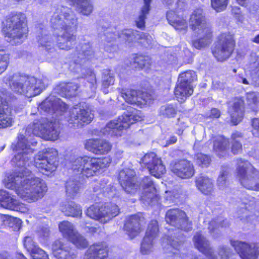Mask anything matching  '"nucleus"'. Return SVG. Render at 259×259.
<instances>
[{
	"mask_svg": "<svg viewBox=\"0 0 259 259\" xmlns=\"http://www.w3.org/2000/svg\"><path fill=\"white\" fill-rule=\"evenodd\" d=\"M228 0H211V5L217 12L224 10L228 5Z\"/></svg>",
	"mask_w": 259,
	"mask_h": 259,
	"instance_id": "603ef678",
	"label": "nucleus"
},
{
	"mask_svg": "<svg viewBox=\"0 0 259 259\" xmlns=\"http://www.w3.org/2000/svg\"><path fill=\"white\" fill-rule=\"evenodd\" d=\"M110 159L108 157L97 159L87 156L78 157L72 163V169L76 175H82L86 177L94 176L100 168L108 166Z\"/></svg>",
	"mask_w": 259,
	"mask_h": 259,
	"instance_id": "6e6552de",
	"label": "nucleus"
},
{
	"mask_svg": "<svg viewBox=\"0 0 259 259\" xmlns=\"http://www.w3.org/2000/svg\"><path fill=\"white\" fill-rule=\"evenodd\" d=\"M196 185L198 190L205 195H210L213 191L212 180L206 176H200L196 180Z\"/></svg>",
	"mask_w": 259,
	"mask_h": 259,
	"instance_id": "f704fd0d",
	"label": "nucleus"
},
{
	"mask_svg": "<svg viewBox=\"0 0 259 259\" xmlns=\"http://www.w3.org/2000/svg\"><path fill=\"white\" fill-rule=\"evenodd\" d=\"M229 225V223L227 220H224L222 218H219L215 220L211 221L209 223L208 229L209 230L210 232L212 233L214 231L215 229H217L218 228L220 227H226L228 226Z\"/></svg>",
	"mask_w": 259,
	"mask_h": 259,
	"instance_id": "8fccbe9b",
	"label": "nucleus"
},
{
	"mask_svg": "<svg viewBox=\"0 0 259 259\" xmlns=\"http://www.w3.org/2000/svg\"><path fill=\"white\" fill-rule=\"evenodd\" d=\"M9 80L11 81V90L17 94L25 95V97L38 96L46 88L41 79L33 76L15 73L9 77Z\"/></svg>",
	"mask_w": 259,
	"mask_h": 259,
	"instance_id": "423d86ee",
	"label": "nucleus"
},
{
	"mask_svg": "<svg viewBox=\"0 0 259 259\" xmlns=\"http://www.w3.org/2000/svg\"><path fill=\"white\" fill-rule=\"evenodd\" d=\"M135 175V171L130 168L124 169L119 172V182L127 193L134 194L138 190V185L134 183Z\"/></svg>",
	"mask_w": 259,
	"mask_h": 259,
	"instance_id": "412c9836",
	"label": "nucleus"
},
{
	"mask_svg": "<svg viewBox=\"0 0 259 259\" xmlns=\"http://www.w3.org/2000/svg\"><path fill=\"white\" fill-rule=\"evenodd\" d=\"M158 226L156 220H152L148 225L145 237L155 238L158 233Z\"/></svg>",
	"mask_w": 259,
	"mask_h": 259,
	"instance_id": "de8ad7c7",
	"label": "nucleus"
},
{
	"mask_svg": "<svg viewBox=\"0 0 259 259\" xmlns=\"http://www.w3.org/2000/svg\"><path fill=\"white\" fill-rule=\"evenodd\" d=\"M61 210L66 215L73 217H79L82 214L80 207L73 201L63 203L61 206Z\"/></svg>",
	"mask_w": 259,
	"mask_h": 259,
	"instance_id": "4c0bfd02",
	"label": "nucleus"
},
{
	"mask_svg": "<svg viewBox=\"0 0 259 259\" xmlns=\"http://www.w3.org/2000/svg\"><path fill=\"white\" fill-rule=\"evenodd\" d=\"M30 155L17 152L12 159L11 162L13 165L20 169L12 174H8L4 181L7 188L14 189L19 196L28 202L41 198L48 190L45 181L33 176L28 168L31 164Z\"/></svg>",
	"mask_w": 259,
	"mask_h": 259,
	"instance_id": "f257e3e1",
	"label": "nucleus"
},
{
	"mask_svg": "<svg viewBox=\"0 0 259 259\" xmlns=\"http://www.w3.org/2000/svg\"><path fill=\"white\" fill-rule=\"evenodd\" d=\"M196 163L202 167H207L210 163V159L206 155L197 153L195 155Z\"/></svg>",
	"mask_w": 259,
	"mask_h": 259,
	"instance_id": "864d4df0",
	"label": "nucleus"
},
{
	"mask_svg": "<svg viewBox=\"0 0 259 259\" xmlns=\"http://www.w3.org/2000/svg\"><path fill=\"white\" fill-rule=\"evenodd\" d=\"M3 30L12 45L21 44L28 32L25 14L14 11L8 14L3 22Z\"/></svg>",
	"mask_w": 259,
	"mask_h": 259,
	"instance_id": "39448f33",
	"label": "nucleus"
},
{
	"mask_svg": "<svg viewBox=\"0 0 259 259\" xmlns=\"http://www.w3.org/2000/svg\"><path fill=\"white\" fill-rule=\"evenodd\" d=\"M14 119L7 98H0V128L11 126Z\"/></svg>",
	"mask_w": 259,
	"mask_h": 259,
	"instance_id": "393cba45",
	"label": "nucleus"
},
{
	"mask_svg": "<svg viewBox=\"0 0 259 259\" xmlns=\"http://www.w3.org/2000/svg\"><path fill=\"white\" fill-rule=\"evenodd\" d=\"M124 230L130 238L137 236L141 231L140 218L136 215L130 217L124 224Z\"/></svg>",
	"mask_w": 259,
	"mask_h": 259,
	"instance_id": "473e14b6",
	"label": "nucleus"
},
{
	"mask_svg": "<svg viewBox=\"0 0 259 259\" xmlns=\"http://www.w3.org/2000/svg\"><path fill=\"white\" fill-rule=\"evenodd\" d=\"M53 254L58 259H74L76 255L67 243L56 240L53 245Z\"/></svg>",
	"mask_w": 259,
	"mask_h": 259,
	"instance_id": "bb28decb",
	"label": "nucleus"
},
{
	"mask_svg": "<svg viewBox=\"0 0 259 259\" xmlns=\"http://www.w3.org/2000/svg\"><path fill=\"white\" fill-rule=\"evenodd\" d=\"M229 168L226 166L222 167L217 181L218 186L221 190H225L229 185L227 180Z\"/></svg>",
	"mask_w": 259,
	"mask_h": 259,
	"instance_id": "c03bdc74",
	"label": "nucleus"
},
{
	"mask_svg": "<svg viewBox=\"0 0 259 259\" xmlns=\"http://www.w3.org/2000/svg\"><path fill=\"white\" fill-rule=\"evenodd\" d=\"M143 165L146 166L150 173L156 178H160L166 170L160 158L153 152L146 154L141 159Z\"/></svg>",
	"mask_w": 259,
	"mask_h": 259,
	"instance_id": "aec40b11",
	"label": "nucleus"
},
{
	"mask_svg": "<svg viewBox=\"0 0 259 259\" xmlns=\"http://www.w3.org/2000/svg\"><path fill=\"white\" fill-rule=\"evenodd\" d=\"M125 102L134 107H142L147 104L146 98H125Z\"/></svg>",
	"mask_w": 259,
	"mask_h": 259,
	"instance_id": "5fc2aeb1",
	"label": "nucleus"
},
{
	"mask_svg": "<svg viewBox=\"0 0 259 259\" xmlns=\"http://www.w3.org/2000/svg\"><path fill=\"white\" fill-rule=\"evenodd\" d=\"M228 140L223 136L216 137L213 144V151L220 157L226 155L229 146Z\"/></svg>",
	"mask_w": 259,
	"mask_h": 259,
	"instance_id": "c9c22d12",
	"label": "nucleus"
},
{
	"mask_svg": "<svg viewBox=\"0 0 259 259\" xmlns=\"http://www.w3.org/2000/svg\"><path fill=\"white\" fill-rule=\"evenodd\" d=\"M67 106L59 98H46L38 107V110L49 113H58L63 114Z\"/></svg>",
	"mask_w": 259,
	"mask_h": 259,
	"instance_id": "4be33fe9",
	"label": "nucleus"
},
{
	"mask_svg": "<svg viewBox=\"0 0 259 259\" xmlns=\"http://www.w3.org/2000/svg\"><path fill=\"white\" fill-rule=\"evenodd\" d=\"M119 213V208L115 204L106 203L99 207L92 205L87 210V215L90 218L98 220L102 223H106Z\"/></svg>",
	"mask_w": 259,
	"mask_h": 259,
	"instance_id": "4468645a",
	"label": "nucleus"
},
{
	"mask_svg": "<svg viewBox=\"0 0 259 259\" xmlns=\"http://www.w3.org/2000/svg\"><path fill=\"white\" fill-rule=\"evenodd\" d=\"M30 254L33 259H49L48 255L46 252L38 247L33 250Z\"/></svg>",
	"mask_w": 259,
	"mask_h": 259,
	"instance_id": "bf43d9fd",
	"label": "nucleus"
},
{
	"mask_svg": "<svg viewBox=\"0 0 259 259\" xmlns=\"http://www.w3.org/2000/svg\"><path fill=\"white\" fill-rule=\"evenodd\" d=\"M59 229L63 237L69 240L77 232L74 226L68 221H63L60 223Z\"/></svg>",
	"mask_w": 259,
	"mask_h": 259,
	"instance_id": "ea45409f",
	"label": "nucleus"
},
{
	"mask_svg": "<svg viewBox=\"0 0 259 259\" xmlns=\"http://www.w3.org/2000/svg\"><path fill=\"white\" fill-rule=\"evenodd\" d=\"M193 242L195 247L206 255L208 259H218L213 249L210 246L209 242L202 235L197 233L193 237Z\"/></svg>",
	"mask_w": 259,
	"mask_h": 259,
	"instance_id": "a878e982",
	"label": "nucleus"
},
{
	"mask_svg": "<svg viewBox=\"0 0 259 259\" xmlns=\"http://www.w3.org/2000/svg\"><path fill=\"white\" fill-rule=\"evenodd\" d=\"M235 45L233 35L230 32L223 33L219 36L218 41L212 53L218 61L223 62L230 57Z\"/></svg>",
	"mask_w": 259,
	"mask_h": 259,
	"instance_id": "ddd939ff",
	"label": "nucleus"
},
{
	"mask_svg": "<svg viewBox=\"0 0 259 259\" xmlns=\"http://www.w3.org/2000/svg\"><path fill=\"white\" fill-rule=\"evenodd\" d=\"M148 64V62L143 56H138L134 59V65L136 68L142 69L146 67Z\"/></svg>",
	"mask_w": 259,
	"mask_h": 259,
	"instance_id": "052dcab7",
	"label": "nucleus"
},
{
	"mask_svg": "<svg viewBox=\"0 0 259 259\" xmlns=\"http://www.w3.org/2000/svg\"><path fill=\"white\" fill-rule=\"evenodd\" d=\"M75 6L76 10L82 15L88 16L93 9V6L89 0H69Z\"/></svg>",
	"mask_w": 259,
	"mask_h": 259,
	"instance_id": "58836bf2",
	"label": "nucleus"
},
{
	"mask_svg": "<svg viewBox=\"0 0 259 259\" xmlns=\"http://www.w3.org/2000/svg\"><path fill=\"white\" fill-rule=\"evenodd\" d=\"M141 186L144 190L145 194L142 197L143 200L149 204L157 201L155 188L150 177H146L143 178L141 183Z\"/></svg>",
	"mask_w": 259,
	"mask_h": 259,
	"instance_id": "2f4dec72",
	"label": "nucleus"
},
{
	"mask_svg": "<svg viewBox=\"0 0 259 259\" xmlns=\"http://www.w3.org/2000/svg\"><path fill=\"white\" fill-rule=\"evenodd\" d=\"M237 24L241 27H246L249 23L244 14L241 13L235 17Z\"/></svg>",
	"mask_w": 259,
	"mask_h": 259,
	"instance_id": "0e129e2a",
	"label": "nucleus"
},
{
	"mask_svg": "<svg viewBox=\"0 0 259 259\" xmlns=\"http://www.w3.org/2000/svg\"><path fill=\"white\" fill-rule=\"evenodd\" d=\"M176 112L175 108L171 106L161 107L160 111L161 115L167 118L174 117Z\"/></svg>",
	"mask_w": 259,
	"mask_h": 259,
	"instance_id": "6e6d98bb",
	"label": "nucleus"
},
{
	"mask_svg": "<svg viewBox=\"0 0 259 259\" xmlns=\"http://www.w3.org/2000/svg\"><path fill=\"white\" fill-rule=\"evenodd\" d=\"M78 88L76 83H63L56 87L55 92L61 97H75Z\"/></svg>",
	"mask_w": 259,
	"mask_h": 259,
	"instance_id": "72a5a7b5",
	"label": "nucleus"
},
{
	"mask_svg": "<svg viewBox=\"0 0 259 259\" xmlns=\"http://www.w3.org/2000/svg\"><path fill=\"white\" fill-rule=\"evenodd\" d=\"M65 118L70 124L74 127H78L84 124H88L93 119V114L88 109L75 106L64 112Z\"/></svg>",
	"mask_w": 259,
	"mask_h": 259,
	"instance_id": "2eb2a0df",
	"label": "nucleus"
},
{
	"mask_svg": "<svg viewBox=\"0 0 259 259\" xmlns=\"http://www.w3.org/2000/svg\"><path fill=\"white\" fill-rule=\"evenodd\" d=\"M114 81V77L110 70H104L102 73V85L104 88H107Z\"/></svg>",
	"mask_w": 259,
	"mask_h": 259,
	"instance_id": "3c124183",
	"label": "nucleus"
},
{
	"mask_svg": "<svg viewBox=\"0 0 259 259\" xmlns=\"http://www.w3.org/2000/svg\"><path fill=\"white\" fill-rule=\"evenodd\" d=\"M247 107L253 111L256 110L258 103L257 98H246Z\"/></svg>",
	"mask_w": 259,
	"mask_h": 259,
	"instance_id": "338daca9",
	"label": "nucleus"
},
{
	"mask_svg": "<svg viewBox=\"0 0 259 259\" xmlns=\"http://www.w3.org/2000/svg\"><path fill=\"white\" fill-rule=\"evenodd\" d=\"M183 244V241L179 239L168 240L167 242L166 246L164 247V250L168 256H171V254H178V251L181 248Z\"/></svg>",
	"mask_w": 259,
	"mask_h": 259,
	"instance_id": "a19ab883",
	"label": "nucleus"
},
{
	"mask_svg": "<svg viewBox=\"0 0 259 259\" xmlns=\"http://www.w3.org/2000/svg\"><path fill=\"white\" fill-rule=\"evenodd\" d=\"M24 245L30 253L37 247L34 242L33 241L32 238L29 236H27L25 238L24 240Z\"/></svg>",
	"mask_w": 259,
	"mask_h": 259,
	"instance_id": "680f3d73",
	"label": "nucleus"
},
{
	"mask_svg": "<svg viewBox=\"0 0 259 259\" xmlns=\"http://www.w3.org/2000/svg\"><path fill=\"white\" fill-rule=\"evenodd\" d=\"M243 104L244 101L241 98H235L233 103L229 106L228 112L231 116V122L233 125L238 124L243 119Z\"/></svg>",
	"mask_w": 259,
	"mask_h": 259,
	"instance_id": "cd10ccee",
	"label": "nucleus"
},
{
	"mask_svg": "<svg viewBox=\"0 0 259 259\" xmlns=\"http://www.w3.org/2000/svg\"><path fill=\"white\" fill-rule=\"evenodd\" d=\"M121 97H152L154 91L152 87L147 85V89L135 90L133 88H118Z\"/></svg>",
	"mask_w": 259,
	"mask_h": 259,
	"instance_id": "7c9ffc66",
	"label": "nucleus"
},
{
	"mask_svg": "<svg viewBox=\"0 0 259 259\" xmlns=\"http://www.w3.org/2000/svg\"><path fill=\"white\" fill-rule=\"evenodd\" d=\"M102 30L103 34H100L102 40L101 46L105 51L109 53L113 52L116 50V46L113 45L112 41L117 38L121 41L130 42L134 40L142 39L146 36L145 34L143 33L132 29H124L120 32H118L117 34L112 32L111 27L103 26Z\"/></svg>",
	"mask_w": 259,
	"mask_h": 259,
	"instance_id": "0eeeda50",
	"label": "nucleus"
},
{
	"mask_svg": "<svg viewBox=\"0 0 259 259\" xmlns=\"http://www.w3.org/2000/svg\"><path fill=\"white\" fill-rule=\"evenodd\" d=\"M176 10H170L166 13V19L168 23L172 25L175 29L184 34L187 29L188 25L186 21L180 17L179 10L184 9L186 4L184 0H178L176 4Z\"/></svg>",
	"mask_w": 259,
	"mask_h": 259,
	"instance_id": "a211bd4d",
	"label": "nucleus"
},
{
	"mask_svg": "<svg viewBox=\"0 0 259 259\" xmlns=\"http://www.w3.org/2000/svg\"><path fill=\"white\" fill-rule=\"evenodd\" d=\"M80 185L79 181L70 179L66 185V191L68 196L74 197L79 191Z\"/></svg>",
	"mask_w": 259,
	"mask_h": 259,
	"instance_id": "79ce46f5",
	"label": "nucleus"
},
{
	"mask_svg": "<svg viewBox=\"0 0 259 259\" xmlns=\"http://www.w3.org/2000/svg\"><path fill=\"white\" fill-rule=\"evenodd\" d=\"M50 231L47 226L40 227L37 230V234L39 240L42 242H45L50 236Z\"/></svg>",
	"mask_w": 259,
	"mask_h": 259,
	"instance_id": "4d7b16f0",
	"label": "nucleus"
},
{
	"mask_svg": "<svg viewBox=\"0 0 259 259\" xmlns=\"http://www.w3.org/2000/svg\"><path fill=\"white\" fill-rule=\"evenodd\" d=\"M236 176L241 184L246 189L259 190V171L247 160H237Z\"/></svg>",
	"mask_w": 259,
	"mask_h": 259,
	"instance_id": "1a4fd4ad",
	"label": "nucleus"
},
{
	"mask_svg": "<svg viewBox=\"0 0 259 259\" xmlns=\"http://www.w3.org/2000/svg\"><path fill=\"white\" fill-rule=\"evenodd\" d=\"M9 63V55L6 53L4 47L0 45V74L7 68Z\"/></svg>",
	"mask_w": 259,
	"mask_h": 259,
	"instance_id": "a18cd8bd",
	"label": "nucleus"
},
{
	"mask_svg": "<svg viewBox=\"0 0 259 259\" xmlns=\"http://www.w3.org/2000/svg\"><path fill=\"white\" fill-rule=\"evenodd\" d=\"M230 244L242 259H256L258 257L259 248L254 243L231 240Z\"/></svg>",
	"mask_w": 259,
	"mask_h": 259,
	"instance_id": "6ab92c4d",
	"label": "nucleus"
},
{
	"mask_svg": "<svg viewBox=\"0 0 259 259\" xmlns=\"http://www.w3.org/2000/svg\"><path fill=\"white\" fill-rule=\"evenodd\" d=\"M196 79V74L192 70H188L180 74L178 80V84L174 91L175 97H186L191 95L193 90L191 83Z\"/></svg>",
	"mask_w": 259,
	"mask_h": 259,
	"instance_id": "dca6fc26",
	"label": "nucleus"
},
{
	"mask_svg": "<svg viewBox=\"0 0 259 259\" xmlns=\"http://www.w3.org/2000/svg\"><path fill=\"white\" fill-rule=\"evenodd\" d=\"M171 170L177 176L182 179L189 178L194 174L193 165L190 161L186 160L176 163Z\"/></svg>",
	"mask_w": 259,
	"mask_h": 259,
	"instance_id": "c756f323",
	"label": "nucleus"
},
{
	"mask_svg": "<svg viewBox=\"0 0 259 259\" xmlns=\"http://www.w3.org/2000/svg\"><path fill=\"white\" fill-rule=\"evenodd\" d=\"M108 251L103 243H95L90 246L84 255V259H104L107 257Z\"/></svg>",
	"mask_w": 259,
	"mask_h": 259,
	"instance_id": "c85d7f7f",
	"label": "nucleus"
},
{
	"mask_svg": "<svg viewBox=\"0 0 259 259\" xmlns=\"http://www.w3.org/2000/svg\"><path fill=\"white\" fill-rule=\"evenodd\" d=\"M154 239L152 238L145 236L141 243V252L142 254H147L152 251Z\"/></svg>",
	"mask_w": 259,
	"mask_h": 259,
	"instance_id": "09e8293b",
	"label": "nucleus"
},
{
	"mask_svg": "<svg viewBox=\"0 0 259 259\" xmlns=\"http://www.w3.org/2000/svg\"><path fill=\"white\" fill-rule=\"evenodd\" d=\"M231 151L234 154H238L242 150V144L240 142H231Z\"/></svg>",
	"mask_w": 259,
	"mask_h": 259,
	"instance_id": "69168bd1",
	"label": "nucleus"
},
{
	"mask_svg": "<svg viewBox=\"0 0 259 259\" xmlns=\"http://www.w3.org/2000/svg\"><path fill=\"white\" fill-rule=\"evenodd\" d=\"M57 155V151L53 148L40 151L34 157L35 166L44 174L52 173L58 165Z\"/></svg>",
	"mask_w": 259,
	"mask_h": 259,
	"instance_id": "f8f14e48",
	"label": "nucleus"
},
{
	"mask_svg": "<svg viewBox=\"0 0 259 259\" xmlns=\"http://www.w3.org/2000/svg\"><path fill=\"white\" fill-rule=\"evenodd\" d=\"M142 119V113L139 111H135L132 113H124L119 116L118 120L109 122L102 132L103 135H110L112 137L120 136L121 130L127 129L131 124Z\"/></svg>",
	"mask_w": 259,
	"mask_h": 259,
	"instance_id": "9b49d317",
	"label": "nucleus"
},
{
	"mask_svg": "<svg viewBox=\"0 0 259 259\" xmlns=\"http://www.w3.org/2000/svg\"><path fill=\"white\" fill-rule=\"evenodd\" d=\"M94 57V52L89 41L79 43L73 53L66 59L64 68L79 75V77L87 79L89 87L94 88L96 82L95 75L89 67V60Z\"/></svg>",
	"mask_w": 259,
	"mask_h": 259,
	"instance_id": "20e7f679",
	"label": "nucleus"
},
{
	"mask_svg": "<svg viewBox=\"0 0 259 259\" xmlns=\"http://www.w3.org/2000/svg\"><path fill=\"white\" fill-rule=\"evenodd\" d=\"M191 29L198 34H204L203 37L193 41V46L197 49H200L211 42V33L205 22V18L201 9L195 10L190 16L189 20Z\"/></svg>",
	"mask_w": 259,
	"mask_h": 259,
	"instance_id": "9d476101",
	"label": "nucleus"
},
{
	"mask_svg": "<svg viewBox=\"0 0 259 259\" xmlns=\"http://www.w3.org/2000/svg\"><path fill=\"white\" fill-rule=\"evenodd\" d=\"M85 148L96 154L108 153L111 149V144L103 139H90L85 144Z\"/></svg>",
	"mask_w": 259,
	"mask_h": 259,
	"instance_id": "b1692460",
	"label": "nucleus"
},
{
	"mask_svg": "<svg viewBox=\"0 0 259 259\" xmlns=\"http://www.w3.org/2000/svg\"><path fill=\"white\" fill-rule=\"evenodd\" d=\"M144 5L141 8L140 14L136 20V24L138 28L143 29L145 27V20L151 10L152 0H143Z\"/></svg>",
	"mask_w": 259,
	"mask_h": 259,
	"instance_id": "e433bc0d",
	"label": "nucleus"
},
{
	"mask_svg": "<svg viewBox=\"0 0 259 259\" xmlns=\"http://www.w3.org/2000/svg\"><path fill=\"white\" fill-rule=\"evenodd\" d=\"M10 209L22 213L27 212L28 210V208L24 204L19 203L16 199L15 200V202L12 204V207H11Z\"/></svg>",
	"mask_w": 259,
	"mask_h": 259,
	"instance_id": "e2e57ef3",
	"label": "nucleus"
},
{
	"mask_svg": "<svg viewBox=\"0 0 259 259\" xmlns=\"http://www.w3.org/2000/svg\"><path fill=\"white\" fill-rule=\"evenodd\" d=\"M52 11L50 19L54 34L57 36V45L61 50H69L75 44L76 35L74 31L77 26V19L67 7L57 6Z\"/></svg>",
	"mask_w": 259,
	"mask_h": 259,
	"instance_id": "f03ea898",
	"label": "nucleus"
},
{
	"mask_svg": "<svg viewBox=\"0 0 259 259\" xmlns=\"http://www.w3.org/2000/svg\"><path fill=\"white\" fill-rule=\"evenodd\" d=\"M166 222L182 231L188 232L192 229L191 222L188 221L184 211L179 209L167 211L165 216Z\"/></svg>",
	"mask_w": 259,
	"mask_h": 259,
	"instance_id": "f3484780",
	"label": "nucleus"
},
{
	"mask_svg": "<svg viewBox=\"0 0 259 259\" xmlns=\"http://www.w3.org/2000/svg\"><path fill=\"white\" fill-rule=\"evenodd\" d=\"M218 252L221 259H230V257L232 255L231 249L224 245L219 246Z\"/></svg>",
	"mask_w": 259,
	"mask_h": 259,
	"instance_id": "13d9d810",
	"label": "nucleus"
},
{
	"mask_svg": "<svg viewBox=\"0 0 259 259\" xmlns=\"http://www.w3.org/2000/svg\"><path fill=\"white\" fill-rule=\"evenodd\" d=\"M75 246L78 248H84L88 245V242L83 236L78 232L69 240Z\"/></svg>",
	"mask_w": 259,
	"mask_h": 259,
	"instance_id": "49530a36",
	"label": "nucleus"
},
{
	"mask_svg": "<svg viewBox=\"0 0 259 259\" xmlns=\"http://www.w3.org/2000/svg\"><path fill=\"white\" fill-rule=\"evenodd\" d=\"M252 126L253 128L252 135L255 137L259 138V119L255 118L252 120Z\"/></svg>",
	"mask_w": 259,
	"mask_h": 259,
	"instance_id": "774afa93",
	"label": "nucleus"
},
{
	"mask_svg": "<svg viewBox=\"0 0 259 259\" xmlns=\"http://www.w3.org/2000/svg\"><path fill=\"white\" fill-rule=\"evenodd\" d=\"M42 26V25H39L37 39L39 46L44 48L45 51L48 53L46 56L49 55L51 58L56 56L57 53L51 36L49 35L48 31ZM47 58L49 59L50 57L48 56Z\"/></svg>",
	"mask_w": 259,
	"mask_h": 259,
	"instance_id": "5701e85b",
	"label": "nucleus"
},
{
	"mask_svg": "<svg viewBox=\"0 0 259 259\" xmlns=\"http://www.w3.org/2000/svg\"><path fill=\"white\" fill-rule=\"evenodd\" d=\"M15 200L14 197L7 191H0V203L3 207L10 209Z\"/></svg>",
	"mask_w": 259,
	"mask_h": 259,
	"instance_id": "37998d69",
	"label": "nucleus"
},
{
	"mask_svg": "<svg viewBox=\"0 0 259 259\" xmlns=\"http://www.w3.org/2000/svg\"><path fill=\"white\" fill-rule=\"evenodd\" d=\"M60 133L59 123L42 118L34 121L26 128L25 135L19 134L17 142L13 143L11 148L13 151L24 154H31L34 150L33 147L37 143L31 138V135L41 137L46 140L55 141L58 139Z\"/></svg>",
	"mask_w": 259,
	"mask_h": 259,
	"instance_id": "7ed1b4c3",
	"label": "nucleus"
}]
</instances>
